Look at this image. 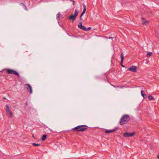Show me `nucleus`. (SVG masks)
Wrapping results in <instances>:
<instances>
[{
	"label": "nucleus",
	"mask_w": 159,
	"mask_h": 159,
	"mask_svg": "<svg viewBox=\"0 0 159 159\" xmlns=\"http://www.w3.org/2000/svg\"><path fill=\"white\" fill-rule=\"evenodd\" d=\"M78 13L79 11L77 9H75V11L74 15H71L69 16V18L72 20L73 22L74 21L78 16Z\"/></svg>",
	"instance_id": "obj_3"
},
{
	"label": "nucleus",
	"mask_w": 159,
	"mask_h": 159,
	"mask_svg": "<svg viewBox=\"0 0 159 159\" xmlns=\"http://www.w3.org/2000/svg\"><path fill=\"white\" fill-rule=\"evenodd\" d=\"M6 110L7 112L10 111V109L9 108V107L8 105L7 104L6 105Z\"/></svg>",
	"instance_id": "obj_16"
},
{
	"label": "nucleus",
	"mask_w": 159,
	"mask_h": 159,
	"mask_svg": "<svg viewBox=\"0 0 159 159\" xmlns=\"http://www.w3.org/2000/svg\"><path fill=\"white\" fill-rule=\"evenodd\" d=\"M25 87L26 89L28 91H30V93L31 94L32 93V89L31 86L29 84H25Z\"/></svg>",
	"instance_id": "obj_5"
},
{
	"label": "nucleus",
	"mask_w": 159,
	"mask_h": 159,
	"mask_svg": "<svg viewBox=\"0 0 159 159\" xmlns=\"http://www.w3.org/2000/svg\"><path fill=\"white\" fill-rule=\"evenodd\" d=\"M130 119L129 116L127 115H123L119 121L120 124V125L127 124Z\"/></svg>",
	"instance_id": "obj_1"
},
{
	"label": "nucleus",
	"mask_w": 159,
	"mask_h": 159,
	"mask_svg": "<svg viewBox=\"0 0 159 159\" xmlns=\"http://www.w3.org/2000/svg\"><path fill=\"white\" fill-rule=\"evenodd\" d=\"M141 93L142 96L144 98H146L147 97V95L144 93V91L143 90H142L141 91Z\"/></svg>",
	"instance_id": "obj_12"
},
{
	"label": "nucleus",
	"mask_w": 159,
	"mask_h": 159,
	"mask_svg": "<svg viewBox=\"0 0 159 159\" xmlns=\"http://www.w3.org/2000/svg\"><path fill=\"white\" fill-rule=\"evenodd\" d=\"M152 52H149L147 54V56L149 58V57H151V56L152 55Z\"/></svg>",
	"instance_id": "obj_18"
},
{
	"label": "nucleus",
	"mask_w": 159,
	"mask_h": 159,
	"mask_svg": "<svg viewBox=\"0 0 159 159\" xmlns=\"http://www.w3.org/2000/svg\"><path fill=\"white\" fill-rule=\"evenodd\" d=\"M20 4H21V5H22V6H23V7L24 8L25 10H26V11H27V10H28V9H27V7H26V6H25L24 4L23 3H20Z\"/></svg>",
	"instance_id": "obj_19"
},
{
	"label": "nucleus",
	"mask_w": 159,
	"mask_h": 159,
	"mask_svg": "<svg viewBox=\"0 0 159 159\" xmlns=\"http://www.w3.org/2000/svg\"><path fill=\"white\" fill-rule=\"evenodd\" d=\"M82 22H80L78 24V27L80 29L84 31H85V30H86V28L85 26L82 25Z\"/></svg>",
	"instance_id": "obj_9"
},
{
	"label": "nucleus",
	"mask_w": 159,
	"mask_h": 159,
	"mask_svg": "<svg viewBox=\"0 0 159 159\" xmlns=\"http://www.w3.org/2000/svg\"><path fill=\"white\" fill-rule=\"evenodd\" d=\"M6 70L7 71V72L8 74H14L15 75H17L18 77H20V75L18 73L15 71L11 69H6Z\"/></svg>",
	"instance_id": "obj_4"
},
{
	"label": "nucleus",
	"mask_w": 159,
	"mask_h": 159,
	"mask_svg": "<svg viewBox=\"0 0 159 159\" xmlns=\"http://www.w3.org/2000/svg\"><path fill=\"white\" fill-rule=\"evenodd\" d=\"M109 39H113V37H109Z\"/></svg>",
	"instance_id": "obj_27"
},
{
	"label": "nucleus",
	"mask_w": 159,
	"mask_h": 159,
	"mask_svg": "<svg viewBox=\"0 0 159 159\" xmlns=\"http://www.w3.org/2000/svg\"><path fill=\"white\" fill-rule=\"evenodd\" d=\"M157 157L159 159V156H157Z\"/></svg>",
	"instance_id": "obj_29"
},
{
	"label": "nucleus",
	"mask_w": 159,
	"mask_h": 159,
	"mask_svg": "<svg viewBox=\"0 0 159 159\" xmlns=\"http://www.w3.org/2000/svg\"><path fill=\"white\" fill-rule=\"evenodd\" d=\"M91 29V27H88L87 28H86V30H85V31H89V30H90Z\"/></svg>",
	"instance_id": "obj_23"
},
{
	"label": "nucleus",
	"mask_w": 159,
	"mask_h": 159,
	"mask_svg": "<svg viewBox=\"0 0 159 159\" xmlns=\"http://www.w3.org/2000/svg\"><path fill=\"white\" fill-rule=\"evenodd\" d=\"M85 11H85L84 10H83V11L82 12V13L81 15V16H83L84 14L85 13Z\"/></svg>",
	"instance_id": "obj_22"
},
{
	"label": "nucleus",
	"mask_w": 159,
	"mask_h": 159,
	"mask_svg": "<svg viewBox=\"0 0 159 159\" xmlns=\"http://www.w3.org/2000/svg\"><path fill=\"white\" fill-rule=\"evenodd\" d=\"M32 145L34 146H39L40 145V144H37L35 143H33L32 144Z\"/></svg>",
	"instance_id": "obj_20"
},
{
	"label": "nucleus",
	"mask_w": 159,
	"mask_h": 159,
	"mask_svg": "<svg viewBox=\"0 0 159 159\" xmlns=\"http://www.w3.org/2000/svg\"><path fill=\"white\" fill-rule=\"evenodd\" d=\"M89 127L85 125H78L72 129V130H75L77 132H83L86 130Z\"/></svg>",
	"instance_id": "obj_2"
},
{
	"label": "nucleus",
	"mask_w": 159,
	"mask_h": 159,
	"mask_svg": "<svg viewBox=\"0 0 159 159\" xmlns=\"http://www.w3.org/2000/svg\"><path fill=\"white\" fill-rule=\"evenodd\" d=\"M120 56L121 58V61L120 63V65L122 67H125V66L124 65H122V63L124 59V55L123 54V52L121 53Z\"/></svg>",
	"instance_id": "obj_8"
},
{
	"label": "nucleus",
	"mask_w": 159,
	"mask_h": 159,
	"mask_svg": "<svg viewBox=\"0 0 159 159\" xmlns=\"http://www.w3.org/2000/svg\"><path fill=\"white\" fill-rule=\"evenodd\" d=\"M46 138L47 135H46L44 134L43 135L42 139V141H44L46 139Z\"/></svg>",
	"instance_id": "obj_17"
},
{
	"label": "nucleus",
	"mask_w": 159,
	"mask_h": 159,
	"mask_svg": "<svg viewBox=\"0 0 159 159\" xmlns=\"http://www.w3.org/2000/svg\"><path fill=\"white\" fill-rule=\"evenodd\" d=\"M83 10H86V6L85 5H83Z\"/></svg>",
	"instance_id": "obj_24"
},
{
	"label": "nucleus",
	"mask_w": 159,
	"mask_h": 159,
	"mask_svg": "<svg viewBox=\"0 0 159 159\" xmlns=\"http://www.w3.org/2000/svg\"><path fill=\"white\" fill-rule=\"evenodd\" d=\"M2 71H0V72H2Z\"/></svg>",
	"instance_id": "obj_30"
},
{
	"label": "nucleus",
	"mask_w": 159,
	"mask_h": 159,
	"mask_svg": "<svg viewBox=\"0 0 159 159\" xmlns=\"http://www.w3.org/2000/svg\"><path fill=\"white\" fill-rule=\"evenodd\" d=\"M61 14L60 13H58L57 15V19H58L60 17Z\"/></svg>",
	"instance_id": "obj_21"
},
{
	"label": "nucleus",
	"mask_w": 159,
	"mask_h": 159,
	"mask_svg": "<svg viewBox=\"0 0 159 159\" xmlns=\"http://www.w3.org/2000/svg\"><path fill=\"white\" fill-rule=\"evenodd\" d=\"M142 19L143 20V25H147L149 24V22L145 20L144 18H142Z\"/></svg>",
	"instance_id": "obj_11"
},
{
	"label": "nucleus",
	"mask_w": 159,
	"mask_h": 159,
	"mask_svg": "<svg viewBox=\"0 0 159 159\" xmlns=\"http://www.w3.org/2000/svg\"><path fill=\"white\" fill-rule=\"evenodd\" d=\"M82 16H81V15L80 16V20H82Z\"/></svg>",
	"instance_id": "obj_25"
},
{
	"label": "nucleus",
	"mask_w": 159,
	"mask_h": 159,
	"mask_svg": "<svg viewBox=\"0 0 159 159\" xmlns=\"http://www.w3.org/2000/svg\"><path fill=\"white\" fill-rule=\"evenodd\" d=\"M117 130L116 128H115L113 129H111L109 130H106L105 131V132L106 133L108 134L110 133H112L116 131Z\"/></svg>",
	"instance_id": "obj_10"
},
{
	"label": "nucleus",
	"mask_w": 159,
	"mask_h": 159,
	"mask_svg": "<svg viewBox=\"0 0 159 159\" xmlns=\"http://www.w3.org/2000/svg\"><path fill=\"white\" fill-rule=\"evenodd\" d=\"M148 98L149 100L150 101L151 100H155L154 97L151 95H149L148 96Z\"/></svg>",
	"instance_id": "obj_14"
},
{
	"label": "nucleus",
	"mask_w": 159,
	"mask_h": 159,
	"mask_svg": "<svg viewBox=\"0 0 159 159\" xmlns=\"http://www.w3.org/2000/svg\"><path fill=\"white\" fill-rule=\"evenodd\" d=\"M127 70L131 71L133 72H136L137 71V66H130Z\"/></svg>",
	"instance_id": "obj_7"
},
{
	"label": "nucleus",
	"mask_w": 159,
	"mask_h": 159,
	"mask_svg": "<svg viewBox=\"0 0 159 159\" xmlns=\"http://www.w3.org/2000/svg\"><path fill=\"white\" fill-rule=\"evenodd\" d=\"M110 84L112 86L114 87L115 88H123L125 87V86H116V85H115L112 84H111V83H110Z\"/></svg>",
	"instance_id": "obj_13"
},
{
	"label": "nucleus",
	"mask_w": 159,
	"mask_h": 159,
	"mask_svg": "<svg viewBox=\"0 0 159 159\" xmlns=\"http://www.w3.org/2000/svg\"><path fill=\"white\" fill-rule=\"evenodd\" d=\"M3 99H6V98H5V97H4V98H3Z\"/></svg>",
	"instance_id": "obj_28"
},
{
	"label": "nucleus",
	"mask_w": 159,
	"mask_h": 159,
	"mask_svg": "<svg viewBox=\"0 0 159 159\" xmlns=\"http://www.w3.org/2000/svg\"><path fill=\"white\" fill-rule=\"evenodd\" d=\"M73 2V4L74 5L75 4V1L73 0H71Z\"/></svg>",
	"instance_id": "obj_26"
},
{
	"label": "nucleus",
	"mask_w": 159,
	"mask_h": 159,
	"mask_svg": "<svg viewBox=\"0 0 159 159\" xmlns=\"http://www.w3.org/2000/svg\"><path fill=\"white\" fill-rule=\"evenodd\" d=\"M135 133L134 132L129 133L128 132L125 133L123 134V136L125 137H132L134 135Z\"/></svg>",
	"instance_id": "obj_6"
},
{
	"label": "nucleus",
	"mask_w": 159,
	"mask_h": 159,
	"mask_svg": "<svg viewBox=\"0 0 159 159\" xmlns=\"http://www.w3.org/2000/svg\"><path fill=\"white\" fill-rule=\"evenodd\" d=\"M7 113L9 114V117L11 118L13 116V114L11 111H10L7 112Z\"/></svg>",
	"instance_id": "obj_15"
}]
</instances>
